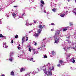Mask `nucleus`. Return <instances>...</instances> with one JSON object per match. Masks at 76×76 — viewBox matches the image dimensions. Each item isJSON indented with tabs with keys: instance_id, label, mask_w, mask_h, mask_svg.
I'll return each instance as SVG.
<instances>
[{
	"instance_id": "nucleus-35",
	"label": "nucleus",
	"mask_w": 76,
	"mask_h": 76,
	"mask_svg": "<svg viewBox=\"0 0 76 76\" xmlns=\"http://www.w3.org/2000/svg\"><path fill=\"white\" fill-rule=\"evenodd\" d=\"M11 43H12V44H13V40H12Z\"/></svg>"
},
{
	"instance_id": "nucleus-57",
	"label": "nucleus",
	"mask_w": 76,
	"mask_h": 76,
	"mask_svg": "<svg viewBox=\"0 0 76 76\" xmlns=\"http://www.w3.org/2000/svg\"><path fill=\"white\" fill-rule=\"evenodd\" d=\"M0 6H1L0 5Z\"/></svg>"
},
{
	"instance_id": "nucleus-31",
	"label": "nucleus",
	"mask_w": 76,
	"mask_h": 76,
	"mask_svg": "<svg viewBox=\"0 0 76 76\" xmlns=\"http://www.w3.org/2000/svg\"><path fill=\"white\" fill-rule=\"evenodd\" d=\"M52 25H54V23H52L51 24Z\"/></svg>"
},
{
	"instance_id": "nucleus-25",
	"label": "nucleus",
	"mask_w": 76,
	"mask_h": 76,
	"mask_svg": "<svg viewBox=\"0 0 76 76\" xmlns=\"http://www.w3.org/2000/svg\"><path fill=\"white\" fill-rule=\"evenodd\" d=\"M18 35H16L15 36V38H18Z\"/></svg>"
},
{
	"instance_id": "nucleus-16",
	"label": "nucleus",
	"mask_w": 76,
	"mask_h": 76,
	"mask_svg": "<svg viewBox=\"0 0 76 76\" xmlns=\"http://www.w3.org/2000/svg\"><path fill=\"white\" fill-rule=\"evenodd\" d=\"M40 2L41 3H42V4H45V3H44V1L42 0H41L40 1Z\"/></svg>"
},
{
	"instance_id": "nucleus-33",
	"label": "nucleus",
	"mask_w": 76,
	"mask_h": 76,
	"mask_svg": "<svg viewBox=\"0 0 76 76\" xmlns=\"http://www.w3.org/2000/svg\"><path fill=\"white\" fill-rule=\"evenodd\" d=\"M40 6L41 7H42V6H43V5L42 4H40Z\"/></svg>"
},
{
	"instance_id": "nucleus-53",
	"label": "nucleus",
	"mask_w": 76,
	"mask_h": 76,
	"mask_svg": "<svg viewBox=\"0 0 76 76\" xmlns=\"http://www.w3.org/2000/svg\"><path fill=\"white\" fill-rule=\"evenodd\" d=\"M18 57H19V56Z\"/></svg>"
},
{
	"instance_id": "nucleus-37",
	"label": "nucleus",
	"mask_w": 76,
	"mask_h": 76,
	"mask_svg": "<svg viewBox=\"0 0 76 76\" xmlns=\"http://www.w3.org/2000/svg\"><path fill=\"white\" fill-rule=\"evenodd\" d=\"M34 23H35H35H36V21H35V20H34Z\"/></svg>"
},
{
	"instance_id": "nucleus-32",
	"label": "nucleus",
	"mask_w": 76,
	"mask_h": 76,
	"mask_svg": "<svg viewBox=\"0 0 76 76\" xmlns=\"http://www.w3.org/2000/svg\"><path fill=\"white\" fill-rule=\"evenodd\" d=\"M26 41H28V37H26Z\"/></svg>"
},
{
	"instance_id": "nucleus-58",
	"label": "nucleus",
	"mask_w": 76,
	"mask_h": 76,
	"mask_svg": "<svg viewBox=\"0 0 76 76\" xmlns=\"http://www.w3.org/2000/svg\"><path fill=\"white\" fill-rule=\"evenodd\" d=\"M41 23H42V22H41Z\"/></svg>"
},
{
	"instance_id": "nucleus-1",
	"label": "nucleus",
	"mask_w": 76,
	"mask_h": 76,
	"mask_svg": "<svg viewBox=\"0 0 76 76\" xmlns=\"http://www.w3.org/2000/svg\"><path fill=\"white\" fill-rule=\"evenodd\" d=\"M59 40H60V38H56L55 39V41L54 42V43H58V42H59Z\"/></svg>"
},
{
	"instance_id": "nucleus-2",
	"label": "nucleus",
	"mask_w": 76,
	"mask_h": 76,
	"mask_svg": "<svg viewBox=\"0 0 76 76\" xmlns=\"http://www.w3.org/2000/svg\"><path fill=\"white\" fill-rule=\"evenodd\" d=\"M55 35L56 37V38H57V37H59V33L58 32H56Z\"/></svg>"
},
{
	"instance_id": "nucleus-10",
	"label": "nucleus",
	"mask_w": 76,
	"mask_h": 76,
	"mask_svg": "<svg viewBox=\"0 0 76 76\" xmlns=\"http://www.w3.org/2000/svg\"><path fill=\"white\" fill-rule=\"evenodd\" d=\"M26 25L27 26H28V25H32V24L31 23H27Z\"/></svg>"
},
{
	"instance_id": "nucleus-27",
	"label": "nucleus",
	"mask_w": 76,
	"mask_h": 76,
	"mask_svg": "<svg viewBox=\"0 0 76 76\" xmlns=\"http://www.w3.org/2000/svg\"><path fill=\"white\" fill-rule=\"evenodd\" d=\"M3 45H6V42L3 43Z\"/></svg>"
},
{
	"instance_id": "nucleus-56",
	"label": "nucleus",
	"mask_w": 76,
	"mask_h": 76,
	"mask_svg": "<svg viewBox=\"0 0 76 76\" xmlns=\"http://www.w3.org/2000/svg\"><path fill=\"white\" fill-rule=\"evenodd\" d=\"M44 12H46L45 11H44Z\"/></svg>"
},
{
	"instance_id": "nucleus-24",
	"label": "nucleus",
	"mask_w": 76,
	"mask_h": 76,
	"mask_svg": "<svg viewBox=\"0 0 76 76\" xmlns=\"http://www.w3.org/2000/svg\"><path fill=\"white\" fill-rule=\"evenodd\" d=\"M61 66V65L60 64H58L57 65V67H60Z\"/></svg>"
},
{
	"instance_id": "nucleus-18",
	"label": "nucleus",
	"mask_w": 76,
	"mask_h": 76,
	"mask_svg": "<svg viewBox=\"0 0 76 76\" xmlns=\"http://www.w3.org/2000/svg\"><path fill=\"white\" fill-rule=\"evenodd\" d=\"M9 60H10V61H12V60H13V59H12V57H11V58H10Z\"/></svg>"
},
{
	"instance_id": "nucleus-55",
	"label": "nucleus",
	"mask_w": 76,
	"mask_h": 76,
	"mask_svg": "<svg viewBox=\"0 0 76 76\" xmlns=\"http://www.w3.org/2000/svg\"><path fill=\"white\" fill-rule=\"evenodd\" d=\"M29 33H30V32L29 31Z\"/></svg>"
},
{
	"instance_id": "nucleus-43",
	"label": "nucleus",
	"mask_w": 76,
	"mask_h": 76,
	"mask_svg": "<svg viewBox=\"0 0 76 76\" xmlns=\"http://www.w3.org/2000/svg\"><path fill=\"white\" fill-rule=\"evenodd\" d=\"M1 76H4V75L3 74L1 75Z\"/></svg>"
},
{
	"instance_id": "nucleus-46",
	"label": "nucleus",
	"mask_w": 76,
	"mask_h": 76,
	"mask_svg": "<svg viewBox=\"0 0 76 76\" xmlns=\"http://www.w3.org/2000/svg\"><path fill=\"white\" fill-rule=\"evenodd\" d=\"M67 12H68V11H66V13H67Z\"/></svg>"
},
{
	"instance_id": "nucleus-42",
	"label": "nucleus",
	"mask_w": 76,
	"mask_h": 76,
	"mask_svg": "<svg viewBox=\"0 0 76 76\" xmlns=\"http://www.w3.org/2000/svg\"><path fill=\"white\" fill-rule=\"evenodd\" d=\"M18 7V6H14V7Z\"/></svg>"
},
{
	"instance_id": "nucleus-47",
	"label": "nucleus",
	"mask_w": 76,
	"mask_h": 76,
	"mask_svg": "<svg viewBox=\"0 0 76 76\" xmlns=\"http://www.w3.org/2000/svg\"><path fill=\"white\" fill-rule=\"evenodd\" d=\"M45 39H43V41H44V40H45Z\"/></svg>"
},
{
	"instance_id": "nucleus-38",
	"label": "nucleus",
	"mask_w": 76,
	"mask_h": 76,
	"mask_svg": "<svg viewBox=\"0 0 76 76\" xmlns=\"http://www.w3.org/2000/svg\"><path fill=\"white\" fill-rule=\"evenodd\" d=\"M74 11H76V8L73 10Z\"/></svg>"
},
{
	"instance_id": "nucleus-28",
	"label": "nucleus",
	"mask_w": 76,
	"mask_h": 76,
	"mask_svg": "<svg viewBox=\"0 0 76 76\" xmlns=\"http://www.w3.org/2000/svg\"><path fill=\"white\" fill-rule=\"evenodd\" d=\"M28 50H29V51H31V50H32V49H31V48H29Z\"/></svg>"
},
{
	"instance_id": "nucleus-21",
	"label": "nucleus",
	"mask_w": 76,
	"mask_h": 76,
	"mask_svg": "<svg viewBox=\"0 0 76 76\" xmlns=\"http://www.w3.org/2000/svg\"><path fill=\"white\" fill-rule=\"evenodd\" d=\"M52 55H54V51H52Z\"/></svg>"
},
{
	"instance_id": "nucleus-19",
	"label": "nucleus",
	"mask_w": 76,
	"mask_h": 76,
	"mask_svg": "<svg viewBox=\"0 0 76 76\" xmlns=\"http://www.w3.org/2000/svg\"><path fill=\"white\" fill-rule=\"evenodd\" d=\"M16 14L14 13L13 14H12V16H13V17H14V18L15 17V16H16Z\"/></svg>"
},
{
	"instance_id": "nucleus-52",
	"label": "nucleus",
	"mask_w": 76,
	"mask_h": 76,
	"mask_svg": "<svg viewBox=\"0 0 76 76\" xmlns=\"http://www.w3.org/2000/svg\"><path fill=\"white\" fill-rule=\"evenodd\" d=\"M43 26H45V25Z\"/></svg>"
},
{
	"instance_id": "nucleus-5",
	"label": "nucleus",
	"mask_w": 76,
	"mask_h": 76,
	"mask_svg": "<svg viewBox=\"0 0 76 76\" xmlns=\"http://www.w3.org/2000/svg\"><path fill=\"white\" fill-rule=\"evenodd\" d=\"M25 68H22L20 69V72H22L23 71H25Z\"/></svg>"
},
{
	"instance_id": "nucleus-6",
	"label": "nucleus",
	"mask_w": 76,
	"mask_h": 76,
	"mask_svg": "<svg viewBox=\"0 0 76 76\" xmlns=\"http://www.w3.org/2000/svg\"><path fill=\"white\" fill-rule=\"evenodd\" d=\"M10 75L11 76H15V72H14L13 71L11 72Z\"/></svg>"
},
{
	"instance_id": "nucleus-45",
	"label": "nucleus",
	"mask_w": 76,
	"mask_h": 76,
	"mask_svg": "<svg viewBox=\"0 0 76 76\" xmlns=\"http://www.w3.org/2000/svg\"><path fill=\"white\" fill-rule=\"evenodd\" d=\"M10 57H11V56H12L11 55V53H10Z\"/></svg>"
},
{
	"instance_id": "nucleus-14",
	"label": "nucleus",
	"mask_w": 76,
	"mask_h": 76,
	"mask_svg": "<svg viewBox=\"0 0 76 76\" xmlns=\"http://www.w3.org/2000/svg\"><path fill=\"white\" fill-rule=\"evenodd\" d=\"M56 10H57V9H56V8H54L52 9V11H53V12H56Z\"/></svg>"
},
{
	"instance_id": "nucleus-41",
	"label": "nucleus",
	"mask_w": 76,
	"mask_h": 76,
	"mask_svg": "<svg viewBox=\"0 0 76 76\" xmlns=\"http://www.w3.org/2000/svg\"><path fill=\"white\" fill-rule=\"evenodd\" d=\"M25 15V13H23V14H22V15H23H23Z\"/></svg>"
},
{
	"instance_id": "nucleus-54",
	"label": "nucleus",
	"mask_w": 76,
	"mask_h": 76,
	"mask_svg": "<svg viewBox=\"0 0 76 76\" xmlns=\"http://www.w3.org/2000/svg\"><path fill=\"white\" fill-rule=\"evenodd\" d=\"M64 49H65V48H64Z\"/></svg>"
},
{
	"instance_id": "nucleus-23",
	"label": "nucleus",
	"mask_w": 76,
	"mask_h": 76,
	"mask_svg": "<svg viewBox=\"0 0 76 76\" xmlns=\"http://www.w3.org/2000/svg\"><path fill=\"white\" fill-rule=\"evenodd\" d=\"M67 28H64V29L63 31H67Z\"/></svg>"
},
{
	"instance_id": "nucleus-34",
	"label": "nucleus",
	"mask_w": 76,
	"mask_h": 76,
	"mask_svg": "<svg viewBox=\"0 0 76 76\" xmlns=\"http://www.w3.org/2000/svg\"><path fill=\"white\" fill-rule=\"evenodd\" d=\"M18 50H20V47H18Z\"/></svg>"
},
{
	"instance_id": "nucleus-7",
	"label": "nucleus",
	"mask_w": 76,
	"mask_h": 76,
	"mask_svg": "<svg viewBox=\"0 0 76 76\" xmlns=\"http://www.w3.org/2000/svg\"><path fill=\"white\" fill-rule=\"evenodd\" d=\"M39 36V34L38 33H36L35 34L34 36L36 38H37V37H38V36Z\"/></svg>"
},
{
	"instance_id": "nucleus-9",
	"label": "nucleus",
	"mask_w": 76,
	"mask_h": 76,
	"mask_svg": "<svg viewBox=\"0 0 76 76\" xmlns=\"http://www.w3.org/2000/svg\"><path fill=\"white\" fill-rule=\"evenodd\" d=\"M49 74H48L47 75L48 76H51V75H52V73H51V71L49 72Z\"/></svg>"
},
{
	"instance_id": "nucleus-4",
	"label": "nucleus",
	"mask_w": 76,
	"mask_h": 76,
	"mask_svg": "<svg viewBox=\"0 0 76 76\" xmlns=\"http://www.w3.org/2000/svg\"><path fill=\"white\" fill-rule=\"evenodd\" d=\"M25 37H23L22 39V44H23V43L24 42H25Z\"/></svg>"
},
{
	"instance_id": "nucleus-44",
	"label": "nucleus",
	"mask_w": 76,
	"mask_h": 76,
	"mask_svg": "<svg viewBox=\"0 0 76 76\" xmlns=\"http://www.w3.org/2000/svg\"><path fill=\"white\" fill-rule=\"evenodd\" d=\"M68 57H70V55H68V56H67Z\"/></svg>"
},
{
	"instance_id": "nucleus-13",
	"label": "nucleus",
	"mask_w": 76,
	"mask_h": 76,
	"mask_svg": "<svg viewBox=\"0 0 76 76\" xmlns=\"http://www.w3.org/2000/svg\"><path fill=\"white\" fill-rule=\"evenodd\" d=\"M39 27L40 28V29H42V28H43V27H42V25H40L39 26Z\"/></svg>"
},
{
	"instance_id": "nucleus-50",
	"label": "nucleus",
	"mask_w": 76,
	"mask_h": 76,
	"mask_svg": "<svg viewBox=\"0 0 76 76\" xmlns=\"http://www.w3.org/2000/svg\"><path fill=\"white\" fill-rule=\"evenodd\" d=\"M19 45V46H20V45Z\"/></svg>"
},
{
	"instance_id": "nucleus-15",
	"label": "nucleus",
	"mask_w": 76,
	"mask_h": 76,
	"mask_svg": "<svg viewBox=\"0 0 76 76\" xmlns=\"http://www.w3.org/2000/svg\"><path fill=\"white\" fill-rule=\"evenodd\" d=\"M33 44H34L35 46H36V45H37V43L34 41L33 42Z\"/></svg>"
},
{
	"instance_id": "nucleus-12",
	"label": "nucleus",
	"mask_w": 76,
	"mask_h": 76,
	"mask_svg": "<svg viewBox=\"0 0 76 76\" xmlns=\"http://www.w3.org/2000/svg\"><path fill=\"white\" fill-rule=\"evenodd\" d=\"M71 60L72 61V62L73 63H75V60H74V58H73L71 59Z\"/></svg>"
},
{
	"instance_id": "nucleus-51",
	"label": "nucleus",
	"mask_w": 76,
	"mask_h": 76,
	"mask_svg": "<svg viewBox=\"0 0 76 76\" xmlns=\"http://www.w3.org/2000/svg\"><path fill=\"white\" fill-rule=\"evenodd\" d=\"M75 2H76V0H75Z\"/></svg>"
},
{
	"instance_id": "nucleus-30",
	"label": "nucleus",
	"mask_w": 76,
	"mask_h": 76,
	"mask_svg": "<svg viewBox=\"0 0 76 76\" xmlns=\"http://www.w3.org/2000/svg\"><path fill=\"white\" fill-rule=\"evenodd\" d=\"M44 58H47V56H46V55H45L44 56Z\"/></svg>"
},
{
	"instance_id": "nucleus-40",
	"label": "nucleus",
	"mask_w": 76,
	"mask_h": 76,
	"mask_svg": "<svg viewBox=\"0 0 76 76\" xmlns=\"http://www.w3.org/2000/svg\"><path fill=\"white\" fill-rule=\"evenodd\" d=\"M51 31H53V29H51Z\"/></svg>"
},
{
	"instance_id": "nucleus-39",
	"label": "nucleus",
	"mask_w": 76,
	"mask_h": 76,
	"mask_svg": "<svg viewBox=\"0 0 76 76\" xmlns=\"http://www.w3.org/2000/svg\"><path fill=\"white\" fill-rule=\"evenodd\" d=\"M33 60V58H31L30 61H31V60Z\"/></svg>"
},
{
	"instance_id": "nucleus-49",
	"label": "nucleus",
	"mask_w": 76,
	"mask_h": 76,
	"mask_svg": "<svg viewBox=\"0 0 76 76\" xmlns=\"http://www.w3.org/2000/svg\"><path fill=\"white\" fill-rule=\"evenodd\" d=\"M32 61H33V62H35V61H34L33 60H32Z\"/></svg>"
},
{
	"instance_id": "nucleus-8",
	"label": "nucleus",
	"mask_w": 76,
	"mask_h": 76,
	"mask_svg": "<svg viewBox=\"0 0 76 76\" xmlns=\"http://www.w3.org/2000/svg\"><path fill=\"white\" fill-rule=\"evenodd\" d=\"M42 29H39L37 31V32L38 33H39V34H40L41 32V31H42V30H41Z\"/></svg>"
},
{
	"instance_id": "nucleus-22",
	"label": "nucleus",
	"mask_w": 76,
	"mask_h": 76,
	"mask_svg": "<svg viewBox=\"0 0 76 76\" xmlns=\"http://www.w3.org/2000/svg\"><path fill=\"white\" fill-rule=\"evenodd\" d=\"M69 25L70 26H72L73 25V23H70Z\"/></svg>"
},
{
	"instance_id": "nucleus-17",
	"label": "nucleus",
	"mask_w": 76,
	"mask_h": 76,
	"mask_svg": "<svg viewBox=\"0 0 76 76\" xmlns=\"http://www.w3.org/2000/svg\"><path fill=\"white\" fill-rule=\"evenodd\" d=\"M65 15V14H61L60 15V16H61V17H62V18H63V17Z\"/></svg>"
},
{
	"instance_id": "nucleus-3",
	"label": "nucleus",
	"mask_w": 76,
	"mask_h": 76,
	"mask_svg": "<svg viewBox=\"0 0 76 76\" xmlns=\"http://www.w3.org/2000/svg\"><path fill=\"white\" fill-rule=\"evenodd\" d=\"M59 63L61 64V65H62V64L63 63H64V61H63L62 60H60L59 61Z\"/></svg>"
},
{
	"instance_id": "nucleus-48",
	"label": "nucleus",
	"mask_w": 76,
	"mask_h": 76,
	"mask_svg": "<svg viewBox=\"0 0 76 76\" xmlns=\"http://www.w3.org/2000/svg\"><path fill=\"white\" fill-rule=\"evenodd\" d=\"M67 1H68V2H69V1H70V0H67Z\"/></svg>"
},
{
	"instance_id": "nucleus-26",
	"label": "nucleus",
	"mask_w": 76,
	"mask_h": 76,
	"mask_svg": "<svg viewBox=\"0 0 76 76\" xmlns=\"http://www.w3.org/2000/svg\"><path fill=\"white\" fill-rule=\"evenodd\" d=\"M68 42V43H71V42L70 41V40H67Z\"/></svg>"
},
{
	"instance_id": "nucleus-36",
	"label": "nucleus",
	"mask_w": 76,
	"mask_h": 76,
	"mask_svg": "<svg viewBox=\"0 0 76 76\" xmlns=\"http://www.w3.org/2000/svg\"><path fill=\"white\" fill-rule=\"evenodd\" d=\"M7 47H8V46H6L5 47V48H7Z\"/></svg>"
},
{
	"instance_id": "nucleus-29",
	"label": "nucleus",
	"mask_w": 76,
	"mask_h": 76,
	"mask_svg": "<svg viewBox=\"0 0 76 76\" xmlns=\"http://www.w3.org/2000/svg\"><path fill=\"white\" fill-rule=\"evenodd\" d=\"M51 70H54V66H52V68L51 69Z\"/></svg>"
},
{
	"instance_id": "nucleus-11",
	"label": "nucleus",
	"mask_w": 76,
	"mask_h": 76,
	"mask_svg": "<svg viewBox=\"0 0 76 76\" xmlns=\"http://www.w3.org/2000/svg\"><path fill=\"white\" fill-rule=\"evenodd\" d=\"M44 70V73H45V75H48V74H47V71L45 70Z\"/></svg>"
},
{
	"instance_id": "nucleus-20",
	"label": "nucleus",
	"mask_w": 76,
	"mask_h": 76,
	"mask_svg": "<svg viewBox=\"0 0 76 76\" xmlns=\"http://www.w3.org/2000/svg\"><path fill=\"white\" fill-rule=\"evenodd\" d=\"M3 37H4V36H3V35H2V34H0V38H2Z\"/></svg>"
}]
</instances>
